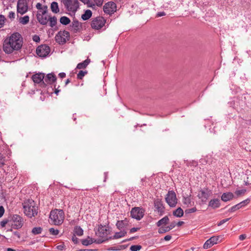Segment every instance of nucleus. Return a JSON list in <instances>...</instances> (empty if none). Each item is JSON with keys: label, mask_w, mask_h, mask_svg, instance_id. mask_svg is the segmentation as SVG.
<instances>
[{"label": "nucleus", "mask_w": 251, "mask_h": 251, "mask_svg": "<svg viewBox=\"0 0 251 251\" xmlns=\"http://www.w3.org/2000/svg\"><path fill=\"white\" fill-rule=\"evenodd\" d=\"M23 46V38L18 32H14L6 38L3 44V50L7 54L20 50Z\"/></svg>", "instance_id": "obj_1"}, {"label": "nucleus", "mask_w": 251, "mask_h": 251, "mask_svg": "<svg viewBox=\"0 0 251 251\" xmlns=\"http://www.w3.org/2000/svg\"><path fill=\"white\" fill-rule=\"evenodd\" d=\"M24 213L29 218L36 216L38 214V207L32 199L25 200L23 203Z\"/></svg>", "instance_id": "obj_2"}, {"label": "nucleus", "mask_w": 251, "mask_h": 251, "mask_svg": "<svg viewBox=\"0 0 251 251\" xmlns=\"http://www.w3.org/2000/svg\"><path fill=\"white\" fill-rule=\"evenodd\" d=\"M50 218L54 225H60L62 224L64 220V212L61 209L51 210L50 212Z\"/></svg>", "instance_id": "obj_3"}, {"label": "nucleus", "mask_w": 251, "mask_h": 251, "mask_svg": "<svg viewBox=\"0 0 251 251\" xmlns=\"http://www.w3.org/2000/svg\"><path fill=\"white\" fill-rule=\"evenodd\" d=\"M70 35L69 32L63 30L59 31L58 33L55 35V41L60 45H63L65 44L67 40L70 39Z\"/></svg>", "instance_id": "obj_4"}, {"label": "nucleus", "mask_w": 251, "mask_h": 251, "mask_svg": "<svg viewBox=\"0 0 251 251\" xmlns=\"http://www.w3.org/2000/svg\"><path fill=\"white\" fill-rule=\"evenodd\" d=\"M165 200L170 207H175L177 202L176 193L173 190L169 191L165 198Z\"/></svg>", "instance_id": "obj_5"}, {"label": "nucleus", "mask_w": 251, "mask_h": 251, "mask_svg": "<svg viewBox=\"0 0 251 251\" xmlns=\"http://www.w3.org/2000/svg\"><path fill=\"white\" fill-rule=\"evenodd\" d=\"M10 220L13 223L11 225V227L14 229H19L24 225L23 219L19 215L14 214Z\"/></svg>", "instance_id": "obj_6"}, {"label": "nucleus", "mask_w": 251, "mask_h": 251, "mask_svg": "<svg viewBox=\"0 0 251 251\" xmlns=\"http://www.w3.org/2000/svg\"><path fill=\"white\" fill-rule=\"evenodd\" d=\"M63 3L69 11L75 13L79 8V2L77 0H64Z\"/></svg>", "instance_id": "obj_7"}, {"label": "nucleus", "mask_w": 251, "mask_h": 251, "mask_svg": "<svg viewBox=\"0 0 251 251\" xmlns=\"http://www.w3.org/2000/svg\"><path fill=\"white\" fill-rule=\"evenodd\" d=\"M145 210L139 207H134L131 209L130 216L137 220H141L144 215Z\"/></svg>", "instance_id": "obj_8"}, {"label": "nucleus", "mask_w": 251, "mask_h": 251, "mask_svg": "<svg viewBox=\"0 0 251 251\" xmlns=\"http://www.w3.org/2000/svg\"><path fill=\"white\" fill-rule=\"evenodd\" d=\"M45 74L39 73L35 74L32 76V79L35 83L40 84V86L42 88H45L47 84L45 82L44 79Z\"/></svg>", "instance_id": "obj_9"}, {"label": "nucleus", "mask_w": 251, "mask_h": 251, "mask_svg": "<svg viewBox=\"0 0 251 251\" xmlns=\"http://www.w3.org/2000/svg\"><path fill=\"white\" fill-rule=\"evenodd\" d=\"M105 20L103 17H97L92 21L91 27L95 29H100L105 25Z\"/></svg>", "instance_id": "obj_10"}, {"label": "nucleus", "mask_w": 251, "mask_h": 251, "mask_svg": "<svg viewBox=\"0 0 251 251\" xmlns=\"http://www.w3.org/2000/svg\"><path fill=\"white\" fill-rule=\"evenodd\" d=\"M50 49L47 45H41L36 49L37 54L41 57H46L50 52Z\"/></svg>", "instance_id": "obj_11"}, {"label": "nucleus", "mask_w": 251, "mask_h": 251, "mask_svg": "<svg viewBox=\"0 0 251 251\" xmlns=\"http://www.w3.org/2000/svg\"><path fill=\"white\" fill-rule=\"evenodd\" d=\"M27 0H18L17 5V13L23 15L28 10Z\"/></svg>", "instance_id": "obj_12"}, {"label": "nucleus", "mask_w": 251, "mask_h": 251, "mask_svg": "<svg viewBox=\"0 0 251 251\" xmlns=\"http://www.w3.org/2000/svg\"><path fill=\"white\" fill-rule=\"evenodd\" d=\"M103 11L104 13L111 14L116 10V4L113 1H109L103 6Z\"/></svg>", "instance_id": "obj_13"}, {"label": "nucleus", "mask_w": 251, "mask_h": 251, "mask_svg": "<svg viewBox=\"0 0 251 251\" xmlns=\"http://www.w3.org/2000/svg\"><path fill=\"white\" fill-rule=\"evenodd\" d=\"M220 238V236H212L208 239L204 244L203 248L204 249H207L211 248L212 246L216 244Z\"/></svg>", "instance_id": "obj_14"}, {"label": "nucleus", "mask_w": 251, "mask_h": 251, "mask_svg": "<svg viewBox=\"0 0 251 251\" xmlns=\"http://www.w3.org/2000/svg\"><path fill=\"white\" fill-rule=\"evenodd\" d=\"M154 205L159 215H162L164 213L165 207L163 202L159 199H157L154 201Z\"/></svg>", "instance_id": "obj_15"}, {"label": "nucleus", "mask_w": 251, "mask_h": 251, "mask_svg": "<svg viewBox=\"0 0 251 251\" xmlns=\"http://www.w3.org/2000/svg\"><path fill=\"white\" fill-rule=\"evenodd\" d=\"M108 229L105 226L100 225L99 226L98 231L96 232V234L101 238H108Z\"/></svg>", "instance_id": "obj_16"}, {"label": "nucleus", "mask_w": 251, "mask_h": 251, "mask_svg": "<svg viewBox=\"0 0 251 251\" xmlns=\"http://www.w3.org/2000/svg\"><path fill=\"white\" fill-rule=\"evenodd\" d=\"M201 194H199L198 197L201 199L202 201H206L208 197L210 196L212 192L207 188H205L203 190L200 191Z\"/></svg>", "instance_id": "obj_17"}, {"label": "nucleus", "mask_w": 251, "mask_h": 251, "mask_svg": "<svg viewBox=\"0 0 251 251\" xmlns=\"http://www.w3.org/2000/svg\"><path fill=\"white\" fill-rule=\"evenodd\" d=\"M56 75L53 73L48 74L47 76L44 77V81L47 84H52L56 80Z\"/></svg>", "instance_id": "obj_18"}, {"label": "nucleus", "mask_w": 251, "mask_h": 251, "mask_svg": "<svg viewBox=\"0 0 251 251\" xmlns=\"http://www.w3.org/2000/svg\"><path fill=\"white\" fill-rule=\"evenodd\" d=\"M37 18L38 22L43 25H46L49 21L47 17L43 14L37 13Z\"/></svg>", "instance_id": "obj_19"}, {"label": "nucleus", "mask_w": 251, "mask_h": 251, "mask_svg": "<svg viewBox=\"0 0 251 251\" xmlns=\"http://www.w3.org/2000/svg\"><path fill=\"white\" fill-rule=\"evenodd\" d=\"M220 201L218 199H214L211 200L208 203V206L211 207L213 209H216L220 206Z\"/></svg>", "instance_id": "obj_20"}, {"label": "nucleus", "mask_w": 251, "mask_h": 251, "mask_svg": "<svg viewBox=\"0 0 251 251\" xmlns=\"http://www.w3.org/2000/svg\"><path fill=\"white\" fill-rule=\"evenodd\" d=\"M234 198V195L231 192H226L222 194L221 196V200L225 201H228L231 200Z\"/></svg>", "instance_id": "obj_21"}, {"label": "nucleus", "mask_w": 251, "mask_h": 251, "mask_svg": "<svg viewBox=\"0 0 251 251\" xmlns=\"http://www.w3.org/2000/svg\"><path fill=\"white\" fill-rule=\"evenodd\" d=\"M128 221L126 218H125L124 220L118 221L116 224V226L119 230H121L124 227L128 225Z\"/></svg>", "instance_id": "obj_22"}, {"label": "nucleus", "mask_w": 251, "mask_h": 251, "mask_svg": "<svg viewBox=\"0 0 251 251\" xmlns=\"http://www.w3.org/2000/svg\"><path fill=\"white\" fill-rule=\"evenodd\" d=\"M127 232L125 230H121L120 232H117L113 236H110L108 239H118L123 237H124Z\"/></svg>", "instance_id": "obj_23"}, {"label": "nucleus", "mask_w": 251, "mask_h": 251, "mask_svg": "<svg viewBox=\"0 0 251 251\" xmlns=\"http://www.w3.org/2000/svg\"><path fill=\"white\" fill-rule=\"evenodd\" d=\"M71 26L74 28V32L76 33L79 29V27L81 26L80 23L77 20H73V22L72 23V25Z\"/></svg>", "instance_id": "obj_24"}, {"label": "nucleus", "mask_w": 251, "mask_h": 251, "mask_svg": "<svg viewBox=\"0 0 251 251\" xmlns=\"http://www.w3.org/2000/svg\"><path fill=\"white\" fill-rule=\"evenodd\" d=\"M90 59L88 58L82 62L79 63L77 65L76 68L78 69H85L90 63Z\"/></svg>", "instance_id": "obj_25"}, {"label": "nucleus", "mask_w": 251, "mask_h": 251, "mask_svg": "<svg viewBox=\"0 0 251 251\" xmlns=\"http://www.w3.org/2000/svg\"><path fill=\"white\" fill-rule=\"evenodd\" d=\"M92 15V12L90 10H86L84 13L81 15V18L83 21L89 19Z\"/></svg>", "instance_id": "obj_26"}, {"label": "nucleus", "mask_w": 251, "mask_h": 251, "mask_svg": "<svg viewBox=\"0 0 251 251\" xmlns=\"http://www.w3.org/2000/svg\"><path fill=\"white\" fill-rule=\"evenodd\" d=\"M173 214L174 216L180 218L183 216L184 212L181 207H178L173 211Z\"/></svg>", "instance_id": "obj_27"}, {"label": "nucleus", "mask_w": 251, "mask_h": 251, "mask_svg": "<svg viewBox=\"0 0 251 251\" xmlns=\"http://www.w3.org/2000/svg\"><path fill=\"white\" fill-rule=\"evenodd\" d=\"M169 219L167 216H165L160 220H159L157 223L156 225L157 226H160L162 225H166L169 223Z\"/></svg>", "instance_id": "obj_28"}, {"label": "nucleus", "mask_w": 251, "mask_h": 251, "mask_svg": "<svg viewBox=\"0 0 251 251\" xmlns=\"http://www.w3.org/2000/svg\"><path fill=\"white\" fill-rule=\"evenodd\" d=\"M50 9L51 11L54 13H57L59 12V9L58 5V3L55 1H53L51 3Z\"/></svg>", "instance_id": "obj_29"}, {"label": "nucleus", "mask_w": 251, "mask_h": 251, "mask_svg": "<svg viewBox=\"0 0 251 251\" xmlns=\"http://www.w3.org/2000/svg\"><path fill=\"white\" fill-rule=\"evenodd\" d=\"M95 242V241H93V239L89 236H88L87 239H82L81 240V243L84 246H88Z\"/></svg>", "instance_id": "obj_30"}, {"label": "nucleus", "mask_w": 251, "mask_h": 251, "mask_svg": "<svg viewBox=\"0 0 251 251\" xmlns=\"http://www.w3.org/2000/svg\"><path fill=\"white\" fill-rule=\"evenodd\" d=\"M74 231L75 232L74 234L79 236L82 235L83 234V230L79 226H75L74 227Z\"/></svg>", "instance_id": "obj_31"}, {"label": "nucleus", "mask_w": 251, "mask_h": 251, "mask_svg": "<svg viewBox=\"0 0 251 251\" xmlns=\"http://www.w3.org/2000/svg\"><path fill=\"white\" fill-rule=\"evenodd\" d=\"M60 22L62 25H66L70 23L71 20L68 17L66 16H63L60 18Z\"/></svg>", "instance_id": "obj_32"}, {"label": "nucleus", "mask_w": 251, "mask_h": 251, "mask_svg": "<svg viewBox=\"0 0 251 251\" xmlns=\"http://www.w3.org/2000/svg\"><path fill=\"white\" fill-rule=\"evenodd\" d=\"M49 21L50 22V26L53 27L57 24V18L55 16L50 17Z\"/></svg>", "instance_id": "obj_33"}, {"label": "nucleus", "mask_w": 251, "mask_h": 251, "mask_svg": "<svg viewBox=\"0 0 251 251\" xmlns=\"http://www.w3.org/2000/svg\"><path fill=\"white\" fill-rule=\"evenodd\" d=\"M190 196L191 195L183 197L182 202L184 204L187 205V206H189V205H191V200Z\"/></svg>", "instance_id": "obj_34"}, {"label": "nucleus", "mask_w": 251, "mask_h": 251, "mask_svg": "<svg viewBox=\"0 0 251 251\" xmlns=\"http://www.w3.org/2000/svg\"><path fill=\"white\" fill-rule=\"evenodd\" d=\"M29 17L28 16H25L20 18L19 21L23 25H26L29 22Z\"/></svg>", "instance_id": "obj_35"}, {"label": "nucleus", "mask_w": 251, "mask_h": 251, "mask_svg": "<svg viewBox=\"0 0 251 251\" xmlns=\"http://www.w3.org/2000/svg\"><path fill=\"white\" fill-rule=\"evenodd\" d=\"M42 230L43 228L41 227H35L32 228L31 232L34 235H37L41 233L42 231Z\"/></svg>", "instance_id": "obj_36"}, {"label": "nucleus", "mask_w": 251, "mask_h": 251, "mask_svg": "<svg viewBox=\"0 0 251 251\" xmlns=\"http://www.w3.org/2000/svg\"><path fill=\"white\" fill-rule=\"evenodd\" d=\"M87 73L88 72L87 71H80L77 75V78L78 79H82L85 75L87 74Z\"/></svg>", "instance_id": "obj_37"}, {"label": "nucleus", "mask_w": 251, "mask_h": 251, "mask_svg": "<svg viewBox=\"0 0 251 251\" xmlns=\"http://www.w3.org/2000/svg\"><path fill=\"white\" fill-rule=\"evenodd\" d=\"M128 245H119L116 247H113L112 248V250L113 251H119V250H122L126 249Z\"/></svg>", "instance_id": "obj_38"}, {"label": "nucleus", "mask_w": 251, "mask_h": 251, "mask_svg": "<svg viewBox=\"0 0 251 251\" xmlns=\"http://www.w3.org/2000/svg\"><path fill=\"white\" fill-rule=\"evenodd\" d=\"M170 230V229L169 228V226H165V227H161L159 228L158 230V232L159 233H166L167 232H168Z\"/></svg>", "instance_id": "obj_39"}, {"label": "nucleus", "mask_w": 251, "mask_h": 251, "mask_svg": "<svg viewBox=\"0 0 251 251\" xmlns=\"http://www.w3.org/2000/svg\"><path fill=\"white\" fill-rule=\"evenodd\" d=\"M241 208V206L239 204V203H238V204L232 206L230 209H229L228 211L229 212H233L235 211L236 210L239 209Z\"/></svg>", "instance_id": "obj_40"}, {"label": "nucleus", "mask_w": 251, "mask_h": 251, "mask_svg": "<svg viewBox=\"0 0 251 251\" xmlns=\"http://www.w3.org/2000/svg\"><path fill=\"white\" fill-rule=\"evenodd\" d=\"M141 248L142 246L139 245H132L130 248V250L131 251H138L141 249Z\"/></svg>", "instance_id": "obj_41"}, {"label": "nucleus", "mask_w": 251, "mask_h": 251, "mask_svg": "<svg viewBox=\"0 0 251 251\" xmlns=\"http://www.w3.org/2000/svg\"><path fill=\"white\" fill-rule=\"evenodd\" d=\"M197 211V209L196 207H194L191 208L187 209L185 210V214H188L192 213L195 212Z\"/></svg>", "instance_id": "obj_42"}, {"label": "nucleus", "mask_w": 251, "mask_h": 251, "mask_svg": "<svg viewBox=\"0 0 251 251\" xmlns=\"http://www.w3.org/2000/svg\"><path fill=\"white\" fill-rule=\"evenodd\" d=\"M49 232L50 234L53 235H57L59 234V230L57 229H54V228H50L49 229Z\"/></svg>", "instance_id": "obj_43"}, {"label": "nucleus", "mask_w": 251, "mask_h": 251, "mask_svg": "<svg viewBox=\"0 0 251 251\" xmlns=\"http://www.w3.org/2000/svg\"><path fill=\"white\" fill-rule=\"evenodd\" d=\"M5 156L0 152V168L3 167L5 164Z\"/></svg>", "instance_id": "obj_44"}, {"label": "nucleus", "mask_w": 251, "mask_h": 251, "mask_svg": "<svg viewBox=\"0 0 251 251\" xmlns=\"http://www.w3.org/2000/svg\"><path fill=\"white\" fill-rule=\"evenodd\" d=\"M102 239L103 238L99 239L98 240H96V239H93V241H95L94 243L100 244H101V243L109 240V239H108V238H104V239Z\"/></svg>", "instance_id": "obj_45"}, {"label": "nucleus", "mask_w": 251, "mask_h": 251, "mask_svg": "<svg viewBox=\"0 0 251 251\" xmlns=\"http://www.w3.org/2000/svg\"><path fill=\"white\" fill-rule=\"evenodd\" d=\"M246 192V189H242L239 190H236L235 192V194L237 195V197H239L240 195H244Z\"/></svg>", "instance_id": "obj_46"}, {"label": "nucleus", "mask_w": 251, "mask_h": 251, "mask_svg": "<svg viewBox=\"0 0 251 251\" xmlns=\"http://www.w3.org/2000/svg\"><path fill=\"white\" fill-rule=\"evenodd\" d=\"M10 218L8 217V219H5L0 222V226L1 227H4L5 225L8 223L11 220L9 219Z\"/></svg>", "instance_id": "obj_47"}, {"label": "nucleus", "mask_w": 251, "mask_h": 251, "mask_svg": "<svg viewBox=\"0 0 251 251\" xmlns=\"http://www.w3.org/2000/svg\"><path fill=\"white\" fill-rule=\"evenodd\" d=\"M250 201V200L249 199H247L239 203V204L241 206V207L247 205Z\"/></svg>", "instance_id": "obj_48"}, {"label": "nucleus", "mask_w": 251, "mask_h": 251, "mask_svg": "<svg viewBox=\"0 0 251 251\" xmlns=\"http://www.w3.org/2000/svg\"><path fill=\"white\" fill-rule=\"evenodd\" d=\"M5 19H6L3 15H0V28L4 25Z\"/></svg>", "instance_id": "obj_49"}, {"label": "nucleus", "mask_w": 251, "mask_h": 251, "mask_svg": "<svg viewBox=\"0 0 251 251\" xmlns=\"http://www.w3.org/2000/svg\"><path fill=\"white\" fill-rule=\"evenodd\" d=\"M230 219H231V218H229L225 219H223V220L220 221L219 222H218L217 223V226H220L222 225L226 222L228 221Z\"/></svg>", "instance_id": "obj_50"}, {"label": "nucleus", "mask_w": 251, "mask_h": 251, "mask_svg": "<svg viewBox=\"0 0 251 251\" xmlns=\"http://www.w3.org/2000/svg\"><path fill=\"white\" fill-rule=\"evenodd\" d=\"M94 1L96 4L99 7L101 6L103 2V0H94Z\"/></svg>", "instance_id": "obj_51"}, {"label": "nucleus", "mask_w": 251, "mask_h": 251, "mask_svg": "<svg viewBox=\"0 0 251 251\" xmlns=\"http://www.w3.org/2000/svg\"><path fill=\"white\" fill-rule=\"evenodd\" d=\"M56 249L59 251H63L65 249V246L63 243L62 244L56 246Z\"/></svg>", "instance_id": "obj_52"}, {"label": "nucleus", "mask_w": 251, "mask_h": 251, "mask_svg": "<svg viewBox=\"0 0 251 251\" xmlns=\"http://www.w3.org/2000/svg\"><path fill=\"white\" fill-rule=\"evenodd\" d=\"M15 13H14V12L10 11V12L9 13V14H8V17L9 19H14V18H15Z\"/></svg>", "instance_id": "obj_53"}, {"label": "nucleus", "mask_w": 251, "mask_h": 251, "mask_svg": "<svg viewBox=\"0 0 251 251\" xmlns=\"http://www.w3.org/2000/svg\"><path fill=\"white\" fill-rule=\"evenodd\" d=\"M32 39L35 42H39L40 41V39L39 36L35 35L33 36Z\"/></svg>", "instance_id": "obj_54"}, {"label": "nucleus", "mask_w": 251, "mask_h": 251, "mask_svg": "<svg viewBox=\"0 0 251 251\" xmlns=\"http://www.w3.org/2000/svg\"><path fill=\"white\" fill-rule=\"evenodd\" d=\"M4 208L3 206H0V218H1L4 213Z\"/></svg>", "instance_id": "obj_55"}, {"label": "nucleus", "mask_w": 251, "mask_h": 251, "mask_svg": "<svg viewBox=\"0 0 251 251\" xmlns=\"http://www.w3.org/2000/svg\"><path fill=\"white\" fill-rule=\"evenodd\" d=\"M42 9L43 10V11H42V14H43V15H45L47 13V11H48L47 5H44L43 6Z\"/></svg>", "instance_id": "obj_56"}, {"label": "nucleus", "mask_w": 251, "mask_h": 251, "mask_svg": "<svg viewBox=\"0 0 251 251\" xmlns=\"http://www.w3.org/2000/svg\"><path fill=\"white\" fill-rule=\"evenodd\" d=\"M176 226V222L174 221V222H172L168 226H169V228L170 229V230H171L173 228H174Z\"/></svg>", "instance_id": "obj_57"}, {"label": "nucleus", "mask_w": 251, "mask_h": 251, "mask_svg": "<svg viewBox=\"0 0 251 251\" xmlns=\"http://www.w3.org/2000/svg\"><path fill=\"white\" fill-rule=\"evenodd\" d=\"M72 240L75 244H77L78 243V238L76 237L75 234L73 235Z\"/></svg>", "instance_id": "obj_58"}, {"label": "nucleus", "mask_w": 251, "mask_h": 251, "mask_svg": "<svg viewBox=\"0 0 251 251\" xmlns=\"http://www.w3.org/2000/svg\"><path fill=\"white\" fill-rule=\"evenodd\" d=\"M139 229H140V228H139V227H133L130 229L129 232L130 233H132L135 232L139 230Z\"/></svg>", "instance_id": "obj_59"}, {"label": "nucleus", "mask_w": 251, "mask_h": 251, "mask_svg": "<svg viewBox=\"0 0 251 251\" xmlns=\"http://www.w3.org/2000/svg\"><path fill=\"white\" fill-rule=\"evenodd\" d=\"M165 15H166V13L165 12H158L157 13L156 17H160L161 16H165Z\"/></svg>", "instance_id": "obj_60"}, {"label": "nucleus", "mask_w": 251, "mask_h": 251, "mask_svg": "<svg viewBox=\"0 0 251 251\" xmlns=\"http://www.w3.org/2000/svg\"><path fill=\"white\" fill-rule=\"evenodd\" d=\"M36 7L37 9H38L39 10H41L43 9V6H42V4L40 3H37L36 5Z\"/></svg>", "instance_id": "obj_61"}, {"label": "nucleus", "mask_w": 251, "mask_h": 251, "mask_svg": "<svg viewBox=\"0 0 251 251\" xmlns=\"http://www.w3.org/2000/svg\"><path fill=\"white\" fill-rule=\"evenodd\" d=\"M246 234H241V235H240L239 236V239L240 240H241V241H242V240H244L245 239H246Z\"/></svg>", "instance_id": "obj_62"}, {"label": "nucleus", "mask_w": 251, "mask_h": 251, "mask_svg": "<svg viewBox=\"0 0 251 251\" xmlns=\"http://www.w3.org/2000/svg\"><path fill=\"white\" fill-rule=\"evenodd\" d=\"M172 238V236L171 235H166L164 238V239L165 240V241H169L170 240H171Z\"/></svg>", "instance_id": "obj_63"}, {"label": "nucleus", "mask_w": 251, "mask_h": 251, "mask_svg": "<svg viewBox=\"0 0 251 251\" xmlns=\"http://www.w3.org/2000/svg\"><path fill=\"white\" fill-rule=\"evenodd\" d=\"M97 249H80L77 251H96Z\"/></svg>", "instance_id": "obj_64"}]
</instances>
